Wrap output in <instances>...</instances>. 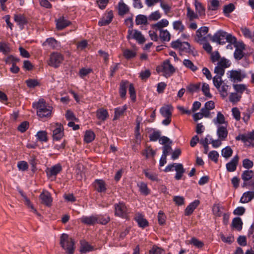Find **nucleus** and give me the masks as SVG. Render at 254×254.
Instances as JSON below:
<instances>
[{"instance_id":"50","label":"nucleus","mask_w":254,"mask_h":254,"mask_svg":"<svg viewBox=\"0 0 254 254\" xmlns=\"http://www.w3.org/2000/svg\"><path fill=\"white\" fill-rule=\"evenodd\" d=\"M190 243L197 248H201L204 246V244L202 241H199L195 237H193L191 239Z\"/></svg>"},{"instance_id":"32","label":"nucleus","mask_w":254,"mask_h":254,"mask_svg":"<svg viewBox=\"0 0 254 254\" xmlns=\"http://www.w3.org/2000/svg\"><path fill=\"white\" fill-rule=\"evenodd\" d=\"M95 134L93 131L88 130L85 131L84 134V141L86 143H90L92 142L95 139Z\"/></svg>"},{"instance_id":"15","label":"nucleus","mask_w":254,"mask_h":254,"mask_svg":"<svg viewBox=\"0 0 254 254\" xmlns=\"http://www.w3.org/2000/svg\"><path fill=\"white\" fill-rule=\"evenodd\" d=\"M62 170V167L61 164H56L50 168H48L47 171H46L47 176L49 177H51L52 176H56L60 173Z\"/></svg>"},{"instance_id":"21","label":"nucleus","mask_w":254,"mask_h":254,"mask_svg":"<svg viewBox=\"0 0 254 254\" xmlns=\"http://www.w3.org/2000/svg\"><path fill=\"white\" fill-rule=\"evenodd\" d=\"M70 24V21L64 19V17L61 18L57 20L56 23L57 28L59 30H61Z\"/></svg>"},{"instance_id":"48","label":"nucleus","mask_w":254,"mask_h":254,"mask_svg":"<svg viewBox=\"0 0 254 254\" xmlns=\"http://www.w3.org/2000/svg\"><path fill=\"white\" fill-rule=\"evenodd\" d=\"M0 52L6 55L10 52V49L8 44L4 42H0Z\"/></svg>"},{"instance_id":"51","label":"nucleus","mask_w":254,"mask_h":254,"mask_svg":"<svg viewBox=\"0 0 254 254\" xmlns=\"http://www.w3.org/2000/svg\"><path fill=\"white\" fill-rule=\"evenodd\" d=\"M200 83H197L196 84H191L189 85L187 89V90L191 93L194 92H197L199 90L200 88Z\"/></svg>"},{"instance_id":"12","label":"nucleus","mask_w":254,"mask_h":254,"mask_svg":"<svg viewBox=\"0 0 254 254\" xmlns=\"http://www.w3.org/2000/svg\"><path fill=\"white\" fill-rule=\"evenodd\" d=\"M234 56L236 60H240L244 56L243 50L245 49V45L243 42H239L236 46Z\"/></svg>"},{"instance_id":"31","label":"nucleus","mask_w":254,"mask_h":254,"mask_svg":"<svg viewBox=\"0 0 254 254\" xmlns=\"http://www.w3.org/2000/svg\"><path fill=\"white\" fill-rule=\"evenodd\" d=\"M80 252L82 253H86L93 250V247L90 245L87 242L82 241H81Z\"/></svg>"},{"instance_id":"57","label":"nucleus","mask_w":254,"mask_h":254,"mask_svg":"<svg viewBox=\"0 0 254 254\" xmlns=\"http://www.w3.org/2000/svg\"><path fill=\"white\" fill-rule=\"evenodd\" d=\"M46 43H47L53 49H55L57 46V41L53 38L47 39L46 42L43 43V45H45Z\"/></svg>"},{"instance_id":"2","label":"nucleus","mask_w":254,"mask_h":254,"mask_svg":"<svg viewBox=\"0 0 254 254\" xmlns=\"http://www.w3.org/2000/svg\"><path fill=\"white\" fill-rule=\"evenodd\" d=\"M214 72L216 75L212 78L213 84L219 91L221 96L224 98L228 95L227 90L229 87L222 79V77L225 73V69L217 65Z\"/></svg>"},{"instance_id":"43","label":"nucleus","mask_w":254,"mask_h":254,"mask_svg":"<svg viewBox=\"0 0 254 254\" xmlns=\"http://www.w3.org/2000/svg\"><path fill=\"white\" fill-rule=\"evenodd\" d=\"M36 136L38 140L40 141L47 142L48 141L47 133L46 131H39Z\"/></svg>"},{"instance_id":"33","label":"nucleus","mask_w":254,"mask_h":254,"mask_svg":"<svg viewBox=\"0 0 254 254\" xmlns=\"http://www.w3.org/2000/svg\"><path fill=\"white\" fill-rule=\"evenodd\" d=\"M232 225L238 231H241L242 229L243 222L240 217H236L233 219Z\"/></svg>"},{"instance_id":"26","label":"nucleus","mask_w":254,"mask_h":254,"mask_svg":"<svg viewBox=\"0 0 254 254\" xmlns=\"http://www.w3.org/2000/svg\"><path fill=\"white\" fill-rule=\"evenodd\" d=\"M113 14L112 11L108 12L106 18H103L98 22V25L100 26L107 25L112 21Z\"/></svg>"},{"instance_id":"7","label":"nucleus","mask_w":254,"mask_h":254,"mask_svg":"<svg viewBox=\"0 0 254 254\" xmlns=\"http://www.w3.org/2000/svg\"><path fill=\"white\" fill-rule=\"evenodd\" d=\"M115 215L122 218L127 219L128 216L129 210L123 202H119L114 205Z\"/></svg>"},{"instance_id":"35","label":"nucleus","mask_w":254,"mask_h":254,"mask_svg":"<svg viewBox=\"0 0 254 254\" xmlns=\"http://www.w3.org/2000/svg\"><path fill=\"white\" fill-rule=\"evenodd\" d=\"M171 108H172V107L171 106L162 107L160 111L162 116L164 117H171L172 113L170 111Z\"/></svg>"},{"instance_id":"6","label":"nucleus","mask_w":254,"mask_h":254,"mask_svg":"<svg viewBox=\"0 0 254 254\" xmlns=\"http://www.w3.org/2000/svg\"><path fill=\"white\" fill-rule=\"evenodd\" d=\"M64 60V56L59 52H54L50 55V58L48 62L49 65L58 68L60 66Z\"/></svg>"},{"instance_id":"46","label":"nucleus","mask_w":254,"mask_h":254,"mask_svg":"<svg viewBox=\"0 0 254 254\" xmlns=\"http://www.w3.org/2000/svg\"><path fill=\"white\" fill-rule=\"evenodd\" d=\"M233 153V150L230 146H227L222 150L221 154L222 155L226 158H228L231 157Z\"/></svg>"},{"instance_id":"4","label":"nucleus","mask_w":254,"mask_h":254,"mask_svg":"<svg viewBox=\"0 0 254 254\" xmlns=\"http://www.w3.org/2000/svg\"><path fill=\"white\" fill-rule=\"evenodd\" d=\"M156 70L158 73L161 72L162 75L166 78L171 76L176 71L175 67L171 64L169 60L164 61L161 65L157 66Z\"/></svg>"},{"instance_id":"37","label":"nucleus","mask_w":254,"mask_h":254,"mask_svg":"<svg viewBox=\"0 0 254 254\" xmlns=\"http://www.w3.org/2000/svg\"><path fill=\"white\" fill-rule=\"evenodd\" d=\"M241 30L245 37L250 38L254 43V31L252 33L247 27H242Z\"/></svg>"},{"instance_id":"24","label":"nucleus","mask_w":254,"mask_h":254,"mask_svg":"<svg viewBox=\"0 0 254 254\" xmlns=\"http://www.w3.org/2000/svg\"><path fill=\"white\" fill-rule=\"evenodd\" d=\"M254 198V191H249L244 193L242 197L240 199L241 203H247L251 201Z\"/></svg>"},{"instance_id":"18","label":"nucleus","mask_w":254,"mask_h":254,"mask_svg":"<svg viewBox=\"0 0 254 254\" xmlns=\"http://www.w3.org/2000/svg\"><path fill=\"white\" fill-rule=\"evenodd\" d=\"M199 201L195 200L191 203H190L186 208L185 210V214L186 216L190 215L199 205Z\"/></svg>"},{"instance_id":"61","label":"nucleus","mask_w":254,"mask_h":254,"mask_svg":"<svg viewBox=\"0 0 254 254\" xmlns=\"http://www.w3.org/2000/svg\"><path fill=\"white\" fill-rule=\"evenodd\" d=\"M233 87L236 91L239 93H243L246 90V86L243 84H234Z\"/></svg>"},{"instance_id":"58","label":"nucleus","mask_w":254,"mask_h":254,"mask_svg":"<svg viewBox=\"0 0 254 254\" xmlns=\"http://www.w3.org/2000/svg\"><path fill=\"white\" fill-rule=\"evenodd\" d=\"M187 15L190 21H192L194 19L198 18L197 14L196 13H195L192 10H191L190 8L189 7L187 8Z\"/></svg>"},{"instance_id":"16","label":"nucleus","mask_w":254,"mask_h":254,"mask_svg":"<svg viewBox=\"0 0 254 254\" xmlns=\"http://www.w3.org/2000/svg\"><path fill=\"white\" fill-rule=\"evenodd\" d=\"M40 198L42 200V203L47 206H50L52 202V198L51 194L48 192H43L40 195Z\"/></svg>"},{"instance_id":"9","label":"nucleus","mask_w":254,"mask_h":254,"mask_svg":"<svg viewBox=\"0 0 254 254\" xmlns=\"http://www.w3.org/2000/svg\"><path fill=\"white\" fill-rule=\"evenodd\" d=\"M227 33L223 31H218L211 38V40L214 42L218 43L220 45L226 43V36Z\"/></svg>"},{"instance_id":"8","label":"nucleus","mask_w":254,"mask_h":254,"mask_svg":"<svg viewBox=\"0 0 254 254\" xmlns=\"http://www.w3.org/2000/svg\"><path fill=\"white\" fill-rule=\"evenodd\" d=\"M127 38L128 39H135L139 44H143L145 41V38L142 35L141 32L137 30L129 29Z\"/></svg>"},{"instance_id":"20","label":"nucleus","mask_w":254,"mask_h":254,"mask_svg":"<svg viewBox=\"0 0 254 254\" xmlns=\"http://www.w3.org/2000/svg\"><path fill=\"white\" fill-rule=\"evenodd\" d=\"M96 117L98 119L105 121L109 117V114L107 110L104 108H100L96 111Z\"/></svg>"},{"instance_id":"47","label":"nucleus","mask_w":254,"mask_h":254,"mask_svg":"<svg viewBox=\"0 0 254 254\" xmlns=\"http://www.w3.org/2000/svg\"><path fill=\"white\" fill-rule=\"evenodd\" d=\"M173 28L176 30L182 32L185 29V26L180 20L175 21L173 23Z\"/></svg>"},{"instance_id":"62","label":"nucleus","mask_w":254,"mask_h":254,"mask_svg":"<svg viewBox=\"0 0 254 254\" xmlns=\"http://www.w3.org/2000/svg\"><path fill=\"white\" fill-rule=\"evenodd\" d=\"M29 125V124L28 122L24 121L18 126L17 129L21 132H24L28 129Z\"/></svg>"},{"instance_id":"11","label":"nucleus","mask_w":254,"mask_h":254,"mask_svg":"<svg viewBox=\"0 0 254 254\" xmlns=\"http://www.w3.org/2000/svg\"><path fill=\"white\" fill-rule=\"evenodd\" d=\"M64 128L62 125L56 124L55 129L53 130L54 140H59L64 135Z\"/></svg>"},{"instance_id":"36","label":"nucleus","mask_w":254,"mask_h":254,"mask_svg":"<svg viewBox=\"0 0 254 254\" xmlns=\"http://www.w3.org/2000/svg\"><path fill=\"white\" fill-rule=\"evenodd\" d=\"M159 37L163 41H169L171 38L170 34L167 30L161 29L160 30Z\"/></svg>"},{"instance_id":"60","label":"nucleus","mask_w":254,"mask_h":254,"mask_svg":"<svg viewBox=\"0 0 254 254\" xmlns=\"http://www.w3.org/2000/svg\"><path fill=\"white\" fill-rule=\"evenodd\" d=\"M151 75V72L149 69H146L144 71H141L139 73V77L142 80H146Z\"/></svg>"},{"instance_id":"30","label":"nucleus","mask_w":254,"mask_h":254,"mask_svg":"<svg viewBox=\"0 0 254 254\" xmlns=\"http://www.w3.org/2000/svg\"><path fill=\"white\" fill-rule=\"evenodd\" d=\"M129 11V8L124 2L120 1L119 3V14L124 15Z\"/></svg>"},{"instance_id":"22","label":"nucleus","mask_w":254,"mask_h":254,"mask_svg":"<svg viewBox=\"0 0 254 254\" xmlns=\"http://www.w3.org/2000/svg\"><path fill=\"white\" fill-rule=\"evenodd\" d=\"M81 222L84 224L92 225L96 223L97 219L95 216H83L80 219Z\"/></svg>"},{"instance_id":"19","label":"nucleus","mask_w":254,"mask_h":254,"mask_svg":"<svg viewBox=\"0 0 254 254\" xmlns=\"http://www.w3.org/2000/svg\"><path fill=\"white\" fill-rule=\"evenodd\" d=\"M95 189L98 192L105 191L106 187L105 182L102 180H96L94 184Z\"/></svg>"},{"instance_id":"40","label":"nucleus","mask_w":254,"mask_h":254,"mask_svg":"<svg viewBox=\"0 0 254 254\" xmlns=\"http://www.w3.org/2000/svg\"><path fill=\"white\" fill-rule=\"evenodd\" d=\"M231 64L230 61L223 57L220 59L217 65L225 69L226 68L230 67Z\"/></svg>"},{"instance_id":"56","label":"nucleus","mask_w":254,"mask_h":254,"mask_svg":"<svg viewBox=\"0 0 254 254\" xmlns=\"http://www.w3.org/2000/svg\"><path fill=\"white\" fill-rule=\"evenodd\" d=\"M202 91L203 92L204 95L207 97L209 98L212 97V95L210 93L209 86L208 84L206 83H204L203 84L202 87Z\"/></svg>"},{"instance_id":"59","label":"nucleus","mask_w":254,"mask_h":254,"mask_svg":"<svg viewBox=\"0 0 254 254\" xmlns=\"http://www.w3.org/2000/svg\"><path fill=\"white\" fill-rule=\"evenodd\" d=\"M166 218L164 213L161 210L159 211L158 214V223L161 225H164L166 222Z\"/></svg>"},{"instance_id":"23","label":"nucleus","mask_w":254,"mask_h":254,"mask_svg":"<svg viewBox=\"0 0 254 254\" xmlns=\"http://www.w3.org/2000/svg\"><path fill=\"white\" fill-rule=\"evenodd\" d=\"M134 219L137 222L138 226L142 228H144L149 225L147 220L144 218L143 216L141 214L137 215Z\"/></svg>"},{"instance_id":"3","label":"nucleus","mask_w":254,"mask_h":254,"mask_svg":"<svg viewBox=\"0 0 254 254\" xmlns=\"http://www.w3.org/2000/svg\"><path fill=\"white\" fill-rule=\"evenodd\" d=\"M32 106L37 110V114L40 118L48 117L51 115L52 108L48 106L43 99L33 103Z\"/></svg>"},{"instance_id":"38","label":"nucleus","mask_w":254,"mask_h":254,"mask_svg":"<svg viewBox=\"0 0 254 254\" xmlns=\"http://www.w3.org/2000/svg\"><path fill=\"white\" fill-rule=\"evenodd\" d=\"M144 175L146 178L149 179V180L152 181L158 182L159 179L158 177V175L156 173H153L150 172H149L147 170H144L143 171Z\"/></svg>"},{"instance_id":"63","label":"nucleus","mask_w":254,"mask_h":254,"mask_svg":"<svg viewBox=\"0 0 254 254\" xmlns=\"http://www.w3.org/2000/svg\"><path fill=\"white\" fill-rule=\"evenodd\" d=\"M208 157L214 162L217 163L218 162L219 154L216 151L213 150L208 154Z\"/></svg>"},{"instance_id":"1","label":"nucleus","mask_w":254,"mask_h":254,"mask_svg":"<svg viewBox=\"0 0 254 254\" xmlns=\"http://www.w3.org/2000/svg\"><path fill=\"white\" fill-rule=\"evenodd\" d=\"M214 72L216 75L212 78L213 84L219 91L221 96L224 98L228 95L227 90L229 87L222 79V77L225 73V69L217 65Z\"/></svg>"},{"instance_id":"64","label":"nucleus","mask_w":254,"mask_h":254,"mask_svg":"<svg viewBox=\"0 0 254 254\" xmlns=\"http://www.w3.org/2000/svg\"><path fill=\"white\" fill-rule=\"evenodd\" d=\"M163 252V250L161 248L154 245L152 248L149 250V254H161Z\"/></svg>"},{"instance_id":"49","label":"nucleus","mask_w":254,"mask_h":254,"mask_svg":"<svg viewBox=\"0 0 254 254\" xmlns=\"http://www.w3.org/2000/svg\"><path fill=\"white\" fill-rule=\"evenodd\" d=\"M5 62L6 64H16L17 63L20 61L18 58L14 57L12 55L8 56L5 59Z\"/></svg>"},{"instance_id":"54","label":"nucleus","mask_w":254,"mask_h":254,"mask_svg":"<svg viewBox=\"0 0 254 254\" xmlns=\"http://www.w3.org/2000/svg\"><path fill=\"white\" fill-rule=\"evenodd\" d=\"M208 32V27L203 26L196 31V36L198 38H201L203 35H205Z\"/></svg>"},{"instance_id":"44","label":"nucleus","mask_w":254,"mask_h":254,"mask_svg":"<svg viewBox=\"0 0 254 254\" xmlns=\"http://www.w3.org/2000/svg\"><path fill=\"white\" fill-rule=\"evenodd\" d=\"M138 186L139 187V190L141 193L145 195L149 193V190L148 189L146 184L145 183L141 182L138 185Z\"/></svg>"},{"instance_id":"41","label":"nucleus","mask_w":254,"mask_h":254,"mask_svg":"<svg viewBox=\"0 0 254 254\" xmlns=\"http://www.w3.org/2000/svg\"><path fill=\"white\" fill-rule=\"evenodd\" d=\"M195 7L196 12L198 13L199 15H205V8L202 3L197 0H195Z\"/></svg>"},{"instance_id":"39","label":"nucleus","mask_w":254,"mask_h":254,"mask_svg":"<svg viewBox=\"0 0 254 254\" xmlns=\"http://www.w3.org/2000/svg\"><path fill=\"white\" fill-rule=\"evenodd\" d=\"M128 82L127 81H122L120 84V94L122 98L126 96L127 93V87Z\"/></svg>"},{"instance_id":"5","label":"nucleus","mask_w":254,"mask_h":254,"mask_svg":"<svg viewBox=\"0 0 254 254\" xmlns=\"http://www.w3.org/2000/svg\"><path fill=\"white\" fill-rule=\"evenodd\" d=\"M60 245L63 249L66 250L68 254H73L74 241L73 239L69 238L67 234H63L61 235Z\"/></svg>"},{"instance_id":"52","label":"nucleus","mask_w":254,"mask_h":254,"mask_svg":"<svg viewBox=\"0 0 254 254\" xmlns=\"http://www.w3.org/2000/svg\"><path fill=\"white\" fill-rule=\"evenodd\" d=\"M161 17V13L159 10L154 11L149 15L148 19L151 21H157Z\"/></svg>"},{"instance_id":"25","label":"nucleus","mask_w":254,"mask_h":254,"mask_svg":"<svg viewBox=\"0 0 254 254\" xmlns=\"http://www.w3.org/2000/svg\"><path fill=\"white\" fill-rule=\"evenodd\" d=\"M217 134L220 140H224L228 135V131L226 127L223 126L218 127Z\"/></svg>"},{"instance_id":"34","label":"nucleus","mask_w":254,"mask_h":254,"mask_svg":"<svg viewBox=\"0 0 254 254\" xmlns=\"http://www.w3.org/2000/svg\"><path fill=\"white\" fill-rule=\"evenodd\" d=\"M179 50L180 52H185L189 54H192L193 52L190 49V44L187 42L181 43V46H180Z\"/></svg>"},{"instance_id":"55","label":"nucleus","mask_w":254,"mask_h":254,"mask_svg":"<svg viewBox=\"0 0 254 254\" xmlns=\"http://www.w3.org/2000/svg\"><path fill=\"white\" fill-rule=\"evenodd\" d=\"M96 219H97L96 223H99L102 225L107 224L110 220V218L109 216L105 217L103 216H96Z\"/></svg>"},{"instance_id":"29","label":"nucleus","mask_w":254,"mask_h":254,"mask_svg":"<svg viewBox=\"0 0 254 254\" xmlns=\"http://www.w3.org/2000/svg\"><path fill=\"white\" fill-rule=\"evenodd\" d=\"M254 176V173L253 171L247 170L243 172L241 178L244 182H248L251 180Z\"/></svg>"},{"instance_id":"53","label":"nucleus","mask_w":254,"mask_h":254,"mask_svg":"<svg viewBox=\"0 0 254 254\" xmlns=\"http://www.w3.org/2000/svg\"><path fill=\"white\" fill-rule=\"evenodd\" d=\"M123 55L127 59H130L135 57L136 52L132 50L126 49L124 51Z\"/></svg>"},{"instance_id":"17","label":"nucleus","mask_w":254,"mask_h":254,"mask_svg":"<svg viewBox=\"0 0 254 254\" xmlns=\"http://www.w3.org/2000/svg\"><path fill=\"white\" fill-rule=\"evenodd\" d=\"M175 169L176 171L175 178L177 180H179L182 178L183 174L185 172V170L183 165L181 163H176L175 165Z\"/></svg>"},{"instance_id":"13","label":"nucleus","mask_w":254,"mask_h":254,"mask_svg":"<svg viewBox=\"0 0 254 254\" xmlns=\"http://www.w3.org/2000/svg\"><path fill=\"white\" fill-rule=\"evenodd\" d=\"M14 20L17 23L21 29L24 28L25 25L28 23V20L26 16L22 14H15L14 15Z\"/></svg>"},{"instance_id":"14","label":"nucleus","mask_w":254,"mask_h":254,"mask_svg":"<svg viewBox=\"0 0 254 254\" xmlns=\"http://www.w3.org/2000/svg\"><path fill=\"white\" fill-rule=\"evenodd\" d=\"M239 159V156L236 155L229 162L226 164V169L228 172H232L236 170L238 164Z\"/></svg>"},{"instance_id":"27","label":"nucleus","mask_w":254,"mask_h":254,"mask_svg":"<svg viewBox=\"0 0 254 254\" xmlns=\"http://www.w3.org/2000/svg\"><path fill=\"white\" fill-rule=\"evenodd\" d=\"M127 109V105L122 107H119L115 109V115L113 120L118 119L121 116H123Z\"/></svg>"},{"instance_id":"45","label":"nucleus","mask_w":254,"mask_h":254,"mask_svg":"<svg viewBox=\"0 0 254 254\" xmlns=\"http://www.w3.org/2000/svg\"><path fill=\"white\" fill-rule=\"evenodd\" d=\"M184 65L190 68L192 71H195L197 69L196 66L194 65L192 62L190 60L185 59L183 61Z\"/></svg>"},{"instance_id":"42","label":"nucleus","mask_w":254,"mask_h":254,"mask_svg":"<svg viewBox=\"0 0 254 254\" xmlns=\"http://www.w3.org/2000/svg\"><path fill=\"white\" fill-rule=\"evenodd\" d=\"M169 22L167 19H163L157 23L154 24L152 25L153 28H157L160 30L162 28L166 27L168 25Z\"/></svg>"},{"instance_id":"10","label":"nucleus","mask_w":254,"mask_h":254,"mask_svg":"<svg viewBox=\"0 0 254 254\" xmlns=\"http://www.w3.org/2000/svg\"><path fill=\"white\" fill-rule=\"evenodd\" d=\"M228 77L231 79V81L235 82L236 81L241 82L246 76L245 74L241 72V70H232L229 71Z\"/></svg>"},{"instance_id":"28","label":"nucleus","mask_w":254,"mask_h":254,"mask_svg":"<svg viewBox=\"0 0 254 254\" xmlns=\"http://www.w3.org/2000/svg\"><path fill=\"white\" fill-rule=\"evenodd\" d=\"M135 23L136 25H147V17L143 14L137 15L135 17Z\"/></svg>"}]
</instances>
